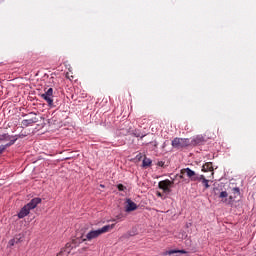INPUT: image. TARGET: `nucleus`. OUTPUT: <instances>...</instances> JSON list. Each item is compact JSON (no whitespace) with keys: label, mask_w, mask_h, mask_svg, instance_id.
I'll list each match as a JSON object with an SVG mask.
<instances>
[{"label":"nucleus","mask_w":256,"mask_h":256,"mask_svg":"<svg viewBox=\"0 0 256 256\" xmlns=\"http://www.w3.org/2000/svg\"><path fill=\"white\" fill-rule=\"evenodd\" d=\"M137 209V204L133 202L131 199L126 200L125 210L127 213H130V211H135Z\"/></svg>","instance_id":"0eeeda50"},{"label":"nucleus","mask_w":256,"mask_h":256,"mask_svg":"<svg viewBox=\"0 0 256 256\" xmlns=\"http://www.w3.org/2000/svg\"><path fill=\"white\" fill-rule=\"evenodd\" d=\"M149 165H151V160L149 158H145L143 160V166L144 167H149Z\"/></svg>","instance_id":"4468645a"},{"label":"nucleus","mask_w":256,"mask_h":256,"mask_svg":"<svg viewBox=\"0 0 256 256\" xmlns=\"http://www.w3.org/2000/svg\"><path fill=\"white\" fill-rule=\"evenodd\" d=\"M158 197H163V195L161 194V192H157Z\"/></svg>","instance_id":"aec40b11"},{"label":"nucleus","mask_w":256,"mask_h":256,"mask_svg":"<svg viewBox=\"0 0 256 256\" xmlns=\"http://www.w3.org/2000/svg\"><path fill=\"white\" fill-rule=\"evenodd\" d=\"M233 192H234L236 195H239V188H233Z\"/></svg>","instance_id":"a211bd4d"},{"label":"nucleus","mask_w":256,"mask_h":256,"mask_svg":"<svg viewBox=\"0 0 256 256\" xmlns=\"http://www.w3.org/2000/svg\"><path fill=\"white\" fill-rule=\"evenodd\" d=\"M8 245L9 247H13V245H15V239L10 240Z\"/></svg>","instance_id":"f3484780"},{"label":"nucleus","mask_w":256,"mask_h":256,"mask_svg":"<svg viewBox=\"0 0 256 256\" xmlns=\"http://www.w3.org/2000/svg\"><path fill=\"white\" fill-rule=\"evenodd\" d=\"M114 228L115 224H111L103 226L98 230H92L86 234V238H83V241H93V239H97V237H100V235H103L104 233H109V231L113 230Z\"/></svg>","instance_id":"f257e3e1"},{"label":"nucleus","mask_w":256,"mask_h":256,"mask_svg":"<svg viewBox=\"0 0 256 256\" xmlns=\"http://www.w3.org/2000/svg\"><path fill=\"white\" fill-rule=\"evenodd\" d=\"M41 97L45 99L49 107H53V88H49L44 94H41Z\"/></svg>","instance_id":"39448f33"},{"label":"nucleus","mask_w":256,"mask_h":256,"mask_svg":"<svg viewBox=\"0 0 256 256\" xmlns=\"http://www.w3.org/2000/svg\"><path fill=\"white\" fill-rule=\"evenodd\" d=\"M39 203H41V198H34L26 205V207L31 211V209H35Z\"/></svg>","instance_id":"1a4fd4ad"},{"label":"nucleus","mask_w":256,"mask_h":256,"mask_svg":"<svg viewBox=\"0 0 256 256\" xmlns=\"http://www.w3.org/2000/svg\"><path fill=\"white\" fill-rule=\"evenodd\" d=\"M0 141H7V135H0Z\"/></svg>","instance_id":"2eb2a0df"},{"label":"nucleus","mask_w":256,"mask_h":256,"mask_svg":"<svg viewBox=\"0 0 256 256\" xmlns=\"http://www.w3.org/2000/svg\"><path fill=\"white\" fill-rule=\"evenodd\" d=\"M184 172L186 173L187 177H189L190 181H199L202 178L201 175L195 173V171L191 170L190 168H185Z\"/></svg>","instance_id":"423d86ee"},{"label":"nucleus","mask_w":256,"mask_h":256,"mask_svg":"<svg viewBox=\"0 0 256 256\" xmlns=\"http://www.w3.org/2000/svg\"><path fill=\"white\" fill-rule=\"evenodd\" d=\"M37 116L31 113L26 119L22 120V127H31V125L37 123Z\"/></svg>","instance_id":"20e7f679"},{"label":"nucleus","mask_w":256,"mask_h":256,"mask_svg":"<svg viewBox=\"0 0 256 256\" xmlns=\"http://www.w3.org/2000/svg\"><path fill=\"white\" fill-rule=\"evenodd\" d=\"M30 209L28 208V206H24L21 210H20V212L18 213V218L19 219H23V218H25V217H27V215L30 213Z\"/></svg>","instance_id":"9d476101"},{"label":"nucleus","mask_w":256,"mask_h":256,"mask_svg":"<svg viewBox=\"0 0 256 256\" xmlns=\"http://www.w3.org/2000/svg\"><path fill=\"white\" fill-rule=\"evenodd\" d=\"M228 196L229 194L227 193V191H223L220 193V199H222L223 203H233V196H230L229 199H227Z\"/></svg>","instance_id":"6e6552de"},{"label":"nucleus","mask_w":256,"mask_h":256,"mask_svg":"<svg viewBox=\"0 0 256 256\" xmlns=\"http://www.w3.org/2000/svg\"><path fill=\"white\" fill-rule=\"evenodd\" d=\"M58 256H61V254H58Z\"/></svg>","instance_id":"4be33fe9"},{"label":"nucleus","mask_w":256,"mask_h":256,"mask_svg":"<svg viewBox=\"0 0 256 256\" xmlns=\"http://www.w3.org/2000/svg\"><path fill=\"white\" fill-rule=\"evenodd\" d=\"M202 171H204V173H207V171L213 172V163L207 162L206 164H204L202 166ZM212 175H214V173H212Z\"/></svg>","instance_id":"9b49d317"},{"label":"nucleus","mask_w":256,"mask_h":256,"mask_svg":"<svg viewBox=\"0 0 256 256\" xmlns=\"http://www.w3.org/2000/svg\"><path fill=\"white\" fill-rule=\"evenodd\" d=\"M174 253H178V255H183L185 253V251L179 250V251H175Z\"/></svg>","instance_id":"6ab92c4d"},{"label":"nucleus","mask_w":256,"mask_h":256,"mask_svg":"<svg viewBox=\"0 0 256 256\" xmlns=\"http://www.w3.org/2000/svg\"><path fill=\"white\" fill-rule=\"evenodd\" d=\"M100 187H105V186H103V185H100Z\"/></svg>","instance_id":"412c9836"},{"label":"nucleus","mask_w":256,"mask_h":256,"mask_svg":"<svg viewBox=\"0 0 256 256\" xmlns=\"http://www.w3.org/2000/svg\"><path fill=\"white\" fill-rule=\"evenodd\" d=\"M200 177H202V178H199L197 181H201V183H202V185H204L205 189H209V187H210L209 180H207L204 175H200Z\"/></svg>","instance_id":"f8f14e48"},{"label":"nucleus","mask_w":256,"mask_h":256,"mask_svg":"<svg viewBox=\"0 0 256 256\" xmlns=\"http://www.w3.org/2000/svg\"><path fill=\"white\" fill-rule=\"evenodd\" d=\"M173 181L166 179L158 183L159 189H162L164 193H171V187H173Z\"/></svg>","instance_id":"7ed1b4c3"},{"label":"nucleus","mask_w":256,"mask_h":256,"mask_svg":"<svg viewBox=\"0 0 256 256\" xmlns=\"http://www.w3.org/2000/svg\"><path fill=\"white\" fill-rule=\"evenodd\" d=\"M118 190L119 191H125V186H123V184H119L118 185Z\"/></svg>","instance_id":"dca6fc26"},{"label":"nucleus","mask_w":256,"mask_h":256,"mask_svg":"<svg viewBox=\"0 0 256 256\" xmlns=\"http://www.w3.org/2000/svg\"><path fill=\"white\" fill-rule=\"evenodd\" d=\"M189 139L187 138H175L172 141V147L175 149H183V147H188Z\"/></svg>","instance_id":"f03ea898"},{"label":"nucleus","mask_w":256,"mask_h":256,"mask_svg":"<svg viewBox=\"0 0 256 256\" xmlns=\"http://www.w3.org/2000/svg\"><path fill=\"white\" fill-rule=\"evenodd\" d=\"M14 143H15V140H12L10 143L6 145H0V155L1 153H3V151H5V149H7V147H11V145H13Z\"/></svg>","instance_id":"ddd939ff"}]
</instances>
